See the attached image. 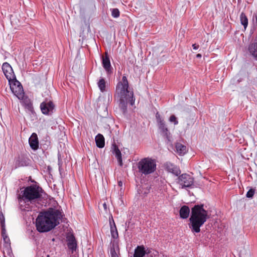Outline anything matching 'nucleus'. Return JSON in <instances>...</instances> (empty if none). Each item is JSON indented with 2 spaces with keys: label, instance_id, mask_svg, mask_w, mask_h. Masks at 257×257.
<instances>
[{
  "label": "nucleus",
  "instance_id": "nucleus-1",
  "mask_svg": "<svg viewBox=\"0 0 257 257\" xmlns=\"http://www.w3.org/2000/svg\"><path fill=\"white\" fill-rule=\"evenodd\" d=\"M63 216L62 212L53 208L40 212L36 220L37 230L40 232L50 231L60 224Z\"/></svg>",
  "mask_w": 257,
  "mask_h": 257
},
{
  "label": "nucleus",
  "instance_id": "nucleus-2",
  "mask_svg": "<svg viewBox=\"0 0 257 257\" xmlns=\"http://www.w3.org/2000/svg\"><path fill=\"white\" fill-rule=\"evenodd\" d=\"M114 96L119 101L121 111L125 115L127 113V104L133 106L135 102L134 92L129 88L128 82L125 76H123L121 80L116 84Z\"/></svg>",
  "mask_w": 257,
  "mask_h": 257
},
{
  "label": "nucleus",
  "instance_id": "nucleus-3",
  "mask_svg": "<svg viewBox=\"0 0 257 257\" xmlns=\"http://www.w3.org/2000/svg\"><path fill=\"white\" fill-rule=\"evenodd\" d=\"M209 218L208 211L204 208L203 204H198L191 208L189 218V228L193 233L200 232V227Z\"/></svg>",
  "mask_w": 257,
  "mask_h": 257
},
{
  "label": "nucleus",
  "instance_id": "nucleus-4",
  "mask_svg": "<svg viewBox=\"0 0 257 257\" xmlns=\"http://www.w3.org/2000/svg\"><path fill=\"white\" fill-rule=\"evenodd\" d=\"M43 193L42 188L37 185H31L24 189L22 196L18 199L19 202L20 203L22 200L32 202L34 200L41 198Z\"/></svg>",
  "mask_w": 257,
  "mask_h": 257
},
{
  "label": "nucleus",
  "instance_id": "nucleus-5",
  "mask_svg": "<svg viewBox=\"0 0 257 257\" xmlns=\"http://www.w3.org/2000/svg\"><path fill=\"white\" fill-rule=\"evenodd\" d=\"M139 171L144 175H149L154 172L156 169V161L151 158H145L138 163Z\"/></svg>",
  "mask_w": 257,
  "mask_h": 257
},
{
  "label": "nucleus",
  "instance_id": "nucleus-6",
  "mask_svg": "<svg viewBox=\"0 0 257 257\" xmlns=\"http://www.w3.org/2000/svg\"><path fill=\"white\" fill-rule=\"evenodd\" d=\"M194 178L186 173L179 175L176 179L177 183L179 185L180 188L181 189L192 188L194 185Z\"/></svg>",
  "mask_w": 257,
  "mask_h": 257
},
{
  "label": "nucleus",
  "instance_id": "nucleus-7",
  "mask_svg": "<svg viewBox=\"0 0 257 257\" xmlns=\"http://www.w3.org/2000/svg\"><path fill=\"white\" fill-rule=\"evenodd\" d=\"M156 118L158 126L160 131L161 135L169 140L170 133L169 132L167 125L165 123L164 118L160 115L158 112L156 114Z\"/></svg>",
  "mask_w": 257,
  "mask_h": 257
},
{
  "label": "nucleus",
  "instance_id": "nucleus-8",
  "mask_svg": "<svg viewBox=\"0 0 257 257\" xmlns=\"http://www.w3.org/2000/svg\"><path fill=\"white\" fill-rule=\"evenodd\" d=\"M10 83L11 89L14 94L19 99H23L24 97V92L20 82L16 79Z\"/></svg>",
  "mask_w": 257,
  "mask_h": 257
},
{
  "label": "nucleus",
  "instance_id": "nucleus-9",
  "mask_svg": "<svg viewBox=\"0 0 257 257\" xmlns=\"http://www.w3.org/2000/svg\"><path fill=\"white\" fill-rule=\"evenodd\" d=\"M40 108L43 114L51 115L54 112L55 105L52 101H45L41 103Z\"/></svg>",
  "mask_w": 257,
  "mask_h": 257
},
{
  "label": "nucleus",
  "instance_id": "nucleus-10",
  "mask_svg": "<svg viewBox=\"0 0 257 257\" xmlns=\"http://www.w3.org/2000/svg\"><path fill=\"white\" fill-rule=\"evenodd\" d=\"M2 69L10 83L16 79L12 67L8 63L5 62L3 64Z\"/></svg>",
  "mask_w": 257,
  "mask_h": 257
},
{
  "label": "nucleus",
  "instance_id": "nucleus-11",
  "mask_svg": "<svg viewBox=\"0 0 257 257\" xmlns=\"http://www.w3.org/2000/svg\"><path fill=\"white\" fill-rule=\"evenodd\" d=\"M67 245L71 253H73L77 248V241L75 236L72 233H69L66 235Z\"/></svg>",
  "mask_w": 257,
  "mask_h": 257
},
{
  "label": "nucleus",
  "instance_id": "nucleus-12",
  "mask_svg": "<svg viewBox=\"0 0 257 257\" xmlns=\"http://www.w3.org/2000/svg\"><path fill=\"white\" fill-rule=\"evenodd\" d=\"M109 252L111 257H119V247L118 240H111L110 243Z\"/></svg>",
  "mask_w": 257,
  "mask_h": 257
},
{
  "label": "nucleus",
  "instance_id": "nucleus-13",
  "mask_svg": "<svg viewBox=\"0 0 257 257\" xmlns=\"http://www.w3.org/2000/svg\"><path fill=\"white\" fill-rule=\"evenodd\" d=\"M151 252L150 249L146 250L144 245H138L135 249L133 257H144L146 254Z\"/></svg>",
  "mask_w": 257,
  "mask_h": 257
},
{
  "label": "nucleus",
  "instance_id": "nucleus-14",
  "mask_svg": "<svg viewBox=\"0 0 257 257\" xmlns=\"http://www.w3.org/2000/svg\"><path fill=\"white\" fill-rule=\"evenodd\" d=\"M165 167L168 172L172 173L175 176H179L181 174V170L179 168L170 162H167L165 164Z\"/></svg>",
  "mask_w": 257,
  "mask_h": 257
},
{
  "label": "nucleus",
  "instance_id": "nucleus-15",
  "mask_svg": "<svg viewBox=\"0 0 257 257\" xmlns=\"http://www.w3.org/2000/svg\"><path fill=\"white\" fill-rule=\"evenodd\" d=\"M30 147L33 150H37L39 147V141L36 133H33L29 139Z\"/></svg>",
  "mask_w": 257,
  "mask_h": 257
},
{
  "label": "nucleus",
  "instance_id": "nucleus-16",
  "mask_svg": "<svg viewBox=\"0 0 257 257\" xmlns=\"http://www.w3.org/2000/svg\"><path fill=\"white\" fill-rule=\"evenodd\" d=\"M30 160L24 156L19 157L15 163L16 167H25L29 165Z\"/></svg>",
  "mask_w": 257,
  "mask_h": 257
},
{
  "label": "nucleus",
  "instance_id": "nucleus-17",
  "mask_svg": "<svg viewBox=\"0 0 257 257\" xmlns=\"http://www.w3.org/2000/svg\"><path fill=\"white\" fill-rule=\"evenodd\" d=\"M102 64L103 67L108 73L111 72V67L110 62L107 53H105L104 56L102 57Z\"/></svg>",
  "mask_w": 257,
  "mask_h": 257
},
{
  "label": "nucleus",
  "instance_id": "nucleus-18",
  "mask_svg": "<svg viewBox=\"0 0 257 257\" xmlns=\"http://www.w3.org/2000/svg\"><path fill=\"white\" fill-rule=\"evenodd\" d=\"M248 51L253 58L257 61V42L250 44L248 47Z\"/></svg>",
  "mask_w": 257,
  "mask_h": 257
},
{
  "label": "nucleus",
  "instance_id": "nucleus-19",
  "mask_svg": "<svg viewBox=\"0 0 257 257\" xmlns=\"http://www.w3.org/2000/svg\"><path fill=\"white\" fill-rule=\"evenodd\" d=\"M190 209L188 206L183 205L182 206L179 211L180 216L182 219L187 218L190 214Z\"/></svg>",
  "mask_w": 257,
  "mask_h": 257
},
{
  "label": "nucleus",
  "instance_id": "nucleus-20",
  "mask_svg": "<svg viewBox=\"0 0 257 257\" xmlns=\"http://www.w3.org/2000/svg\"><path fill=\"white\" fill-rule=\"evenodd\" d=\"M96 146L99 148H102L104 146V138L101 134H98L95 137Z\"/></svg>",
  "mask_w": 257,
  "mask_h": 257
},
{
  "label": "nucleus",
  "instance_id": "nucleus-21",
  "mask_svg": "<svg viewBox=\"0 0 257 257\" xmlns=\"http://www.w3.org/2000/svg\"><path fill=\"white\" fill-rule=\"evenodd\" d=\"M176 149L177 152L180 155H184L187 151V148L185 145H182L181 143H177L176 144Z\"/></svg>",
  "mask_w": 257,
  "mask_h": 257
},
{
  "label": "nucleus",
  "instance_id": "nucleus-22",
  "mask_svg": "<svg viewBox=\"0 0 257 257\" xmlns=\"http://www.w3.org/2000/svg\"><path fill=\"white\" fill-rule=\"evenodd\" d=\"M113 226H112L111 222L110 221V233L111 237L113 239H117L118 237V234L114 221L112 220Z\"/></svg>",
  "mask_w": 257,
  "mask_h": 257
},
{
  "label": "nucleus",
  "instance_id": "nucleus-23",
  "mask_svg": "<svg viewBox=\"0 0 257 257\" xmlns=\"http://www.w3.org/2000/svg\"><path fill=\"white\" fill-rule=\"evenodd\" d=\"M113 154L116 158L118 164L120 166H122L123 165L122 160L121 158V153L120 150L116 147H115L113 150Z\"/></svg>",
  "mask_w": 257,
  "mask_h": 257
},
{
  "label": "nucleus",
  "instance_id": "nucleus-24",
  "mask_svg": "<svg viewBox=\"0 0 257 257\" xmlns=\"http://www.w3.org/2000/svg\"><path fill=\"white\" fill-rule=\"evenodd\" d=\"M240 21L241 25H242L246 29L248 25V19L245 14L244 13H241L240 15Z\"/></svg>",
  "mask_w": 257,
  "mask_h": 257
},
{
  "label": "nucleus",
  "instance_id": "nucleus-25",
  "mask_svg": "<svg viewBox=\"0 0 257 257\" xmlns=\"http://www.w3.org/2000/svg\"><path fill=\"white\" fill-rule=\"evenodd\" d=\"M98 86L101 92H103L105 90L106 83L104 78H101L97 83Z\"/></svg>",
  "mask_w": 257,
  "mask_h": 257
},
{
  "label": "nucleus",
  "instance_id": "nucleus-26",
  "mask_svg": "<svg viewBox=\"0 0 257 257\" xmlns=\"http://www.w3.org/2000/svg\"><path fill=\"white\" fill-rule=\"evenodd\" d=\"M3 249L4 252H6L8 255L10 254L12 252L11 243H3Z\"/></svg>",
  "mask_w": 257,
  "mask_h": 257
},
{
  "label": "nucleus",
  "instance_id": "nucleus-27",
  "mask_svg": "<svg viewBox=\"0 0 257 257\" xmlns=\"http://www.w3.org/2000/svg\"><path fill=\"white\" fill-rule=\"evenodd\" d=\"M0 222L2 227V231L3 232H6V226H5V218L3 214L0 216Z\"/></svg>",
  "mask_w": 257,
  "mask_h": 257
},
{
  "label": "nucleus",
  "instance_id": "nucleus-28",
  "mask_svg": "<svg viewBox=\"0 0 257 257\" xmlns=\"http://www.w3.org/2000/svg\"><path fill=\"white\" fill-rule=\"evenodd\" d=\"M110 11L111 12V16L114 18H117L119 17L120 12L118 9H111Z\"/></svg>",
  "mask_w": 257,
  "mask_h": 257
},
{
  "label": "nucleus",
  "instance_id": "nucleus-29",
  "mask_svg": "<svg viewBox=\"0 0 257 257\" xmlns=\"http://www.w3.org/2000/svg\"><path fill=\"white\" fill-rule=\"evenodd\" d=\"M2 237L3 238V243H11L10 242V239L9 238V237H8V236L6 234V232H3V231H2Z\"/></svg>",
  "mask_w": 257,
  "mask_h": 257
},
{
  "label": "nucleus",
  "instance_id": "nucleus-30",
  "mask_svg": "<svg viewBox=\"0 0 257 257\" xmlns=\"http://www.w3.org/2000/svg\"><path fill=\"white\" fill-rule=\"evenodd\" d=\"M169 120L171 122H173L174 125H177L178 124L177 118L174 115H171L169 117Z\"/></svg>",
  "mask_w": 257,
  "mask_h": 257
},
{
  "label": "nucleus",
  "instance_id": "nucleus-31",
  "mask_svg": "<svg viewBox=\"0 0 257 257\" xmlns=\"http://www.w3.org/2000/svg\"><path fill=\"white\" fill-rule=\"evenodd\" d=\"M254 194V190L253 189H250L247 191V192L246 194V196L247 198H251L253 196Z\"/></svg>",
  "mask_w": 257,
  "mask_h": 257
},
{
  "label": "nucleus",
  "instance_id": "nucleus-32",
  "mask_svg": "<svg viewBox=\"0 0 257 257\" xmlns=\"http://www.w3.org/2000/svg\"><path fill=\"white\" fill-rule=\"evenodd\" d=\"M150 250L151 251V252L149 254H148V255H150L149 257H155L156 255H157L158 253L157 251L155 250H152L151 249H150Z\"/></svg>",
  "mask_w": 257,
  "mask_h": 257
},
{
  "label": "nucleus",
  "instance_id": "nucleus-33",
  "mask_svg": "<svg viewBox=\"0 0 257 257\" xmlns=\"http://www.w3.org/2000/svg\"><path fill=\"white\" fill-rule=\"evenodd\" d=\"M199 45H197L196 44H194L192 45V47L193 48V49L194 50H197L199 48Z\"/></svg>",
  "mask_w": 257,
  "mask_h": 257
},
{
  "label": "nucleus",
  "instance_id": "nucleus-34",
  "mask_svg": "<svg viewBox=\"0 0 257 257\" xmlns=\"http://www.w3.org/2000/svg\"><path fill=\"white\" fill-rule=\"evenodd\" d=\"M118 185L120 187H121L122 186L123 183L121 181H119L118 182Z\"/></svg>",
  "mask_w": 257,
  "mask_h": 257
},
{
  "label": "nucleus",
  "instance_id": "nucleus-35",
  "mask_svg": "<svg viewBox=\"0 0 257 257\" xmlns=\"http://www.w3.org/2000/svg\"><path fill=\"white\" fill-rule=\"evenodd\" d=\"M201 57H202V55H201V54H197V55H196V57H197V58H201Z\"/></svg>",
  "mask_w": 257,
  "mask_h": 257
},
{
  "label": "nucleus",
  "instance_id": "nucleus-36",
  "mask_svg": "<svg viewBox=\"0 0 257 257\" xmlns=\"http://www.w3.org/2000/svg\"><path fill=\"white\" fill-rule=\"evenodd\" d=\"M111 219H112V220H111V224H112V226H113V222H112V220H113V218H112V216H111ZM110 221V219H109V221Z\"/></svg>",
  "mask_w": 257,
  "mask_h": 257
},
{
  "label": "nucleus",
  "instance_id": "nucleus-37",
  "mask_svg": "<svg viewBox=\"0 0 257 257\" xmlns=\"http://www.w3.org/2000/svg\"><path fill=\"white\" fill-rule=\"evenodd\" d=\"M103 206H104V208H106V204H105V203H104V204H103Z\"/></svg>",
  "mask_w": 257,
  "mask_h": 257
}]
</instances>
